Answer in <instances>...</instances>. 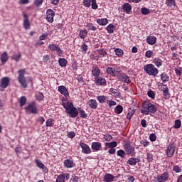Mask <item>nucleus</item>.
Segmentation results:
<instances>
[{
    "label": "nucleus",
    "mask_w": 182,
    "mask_h": 182,
    "mask_svg": "<svg viewBox=\"0 0 182 182\" xmlns=\"http://www.w3.org/2000/svg\"><path fill=\"white\" fill-rule=\"evenodd\" d=\"M62 105L64 109H65V113L69 114L70 117H72L73 119L77 117L79 115V111H77V109L73 106V103L72 102L63 100Z\"/></svg>",
    "instance_id": "obj_1"
},
{
    "label": "nucleus",
    "mask_w": 182,
    "mask_h": 182,
    "mask_svg": "<svg viewBox=\"0 0 182 182\" xmlns=\"http://www.w3.org/2000/svg\"><path fill=\"white\" fill-rule=\"evenodd\" d=\"M157 110H159V108L156 105L151 104L150 101L146 100L142 103L141 113H142V114H144L145 116H147L148 114H149V113H152V114H154V113H156Z\"/></svg>",
    "instance_id": "obj_2"
},
{
    "label": "nucleus",
    "mask_w": 182,
    "mask_h": 182,
    "mask_svg": "<svg viewBox=\"0 0 182 182\" xmlns=\"http://www.w3.org/2000/svg\"><path fill=\"white\" fill-rule=\"evenodd\" d=\"M18 75L17 77V80L20 83L21 87L26 89L28 87V83L26 82V78L25 77V74L26 73V70L21 69L18 71Z\"/></svg>",
    "instance_id": "obj_3"
},
{
    "label": "nucleus",
    "mask_w": 182,
    "mask_h": 182,
    "mask_svg": "<svg viewBox=\"0 0 182 182\" xmlns=\"http://www.w3.org/2000/svg\"><path fill=\"white\" fill-rule=\"evenodd\" d=\"M144 70L149 76H156L159 75V69L156 68L153 64H147L144 65Z\"/></svg>",
    "instance_id": "obj_4"
},
{
    "label": "nucleus",
    "mask_w": 182,
    "mask_h": 182,
    "mask_svg": "<svg viewBox=\"0 0 182 182\" xmlns=\"http://www.w3.org/2000/svg\"><path fill=\"white\" fill-rule=\"evenodd\" d=\"M24 109L28 114H38V107H36V102L34 101L30 102L28 106H26Z\"/></svg>",
    "instance_id": "obj_5"
},
{
    "label": "nucleus",
    "mask_w": 182,
    "mask_h": 182,
    "mask_svg": "<svg viewBox=\"0 0 182 182\" xmlns=\"http://www.w3.org/2000/svg\"><path fill=\"white\" fill-rule=\"evenodd\" d=\"M120 67H107L106 68V72L108 75H110V76H113L114 77H116L119 73L121 72ZM118 73V74H117Z\"/></svg>",
    "instance_id": "obj_6"
},
{
    "label": "nucleus",
    "mask_w": 182,
    "mask_h": 182,
    "mask_svg": "<svg viewBox=\"0 0 182 182\" xmlns=\"http://www.w3.org/2000/svg\"><path fill=\"white\" fill-rule=\"evenodd\" d=\"M124 149L128 156H131L132 157H133V156H136V149H134V147L129 143L125 144L124 145Z\"/></svg>",
    "instance_id": "obj_7"
},
{
    "label": "nucleus",
    "mask_w": 182,
    "mask_h": 182,
    "mask_svg": "<svg viewBox=\"0 0 182 182\" xmlns=\"http://www.w3.org/2000/svg\"><path fill=\"white\" fill-rule=\"evenodd\" d=\"M9 83H11V80L8 77H4L0 80V90L1 92H4L7 87L9 86Z\"/></svg>",
    "instance_id": "obj_8"
},
{
    "label": "nucleus",
    "mask_w": 182,
    "mask_h": 182,
    "mask_svg": "<svg viewBox=\"0 0 182 182\" xmlns=\"http://www.w3.org/2000/svg\"><path fill=\"white\" fill-rule=\"evenodd\" d=\"M170 178V174L168 171H165L161 175H157L156 177V181L158 182H166Z\"/></svg>",
    "instance_id": "obj_9"
},
{
    "label": "nucleus",
    "mask_w": 182,
    "mask_h": 182,
    "mask_svg": "<svg viewBox=\"0 0 182 182\" xmlns=\"http://www.w3.org/2000/svg\"><path fill=\"white\" fill-rule=\"evenodd\" d=\"M176 152V145L173 143L168 144L166 149V156L167 157H173L174 156V153Z\"/></svg>",
    "instance_id": "obj_10"
},
{
    "label": "nucleus",
    "mask_w": 182,
    "mask_h": 182,
    "mask_svg": "<svg viewBox=\"0 0 182 182\" xmlns=\"http://www.w3.org/2000/svg\"><path fill=\"white\" fill-rule=\"evenodd\" d=\"M117 79L120 80V82H123V83H130V77L127 75L126 73H118Z\"/></svg>",
    "instance_id": "obj_11"
},
{
    "label": "nucleus",
    "mask_w": 182,
    "mask_h": 182,
    "mask_svg": "<svg viewBox=\"0 0 182 182\" xmlns=\"http://www.w3.org/2000/svg\"><path fill=\"white\" fill-rule=\"evenodd\" d=\"M35 164L36 167H38V168H40V170H42L43 173H49V169L45 166V164H43V163H42V161H41V160L36 159Z\"/></svg>",
    "instance_id": "obj_12"
},
{
    "label": "nucleus",
    "mask_w": 182,
    "mask_h": 182,
    "mask_svg": "<svg viewBox=\"0 0 182 182\" xmlns=\"http://www.w3.org/2000/svg\"><path fill=\"white\" fill-rule=\"evenodd\" d=\"M63 166L65 168H73L76 166V164L73 161V159H68L64 160Z\"/></svg>",
    "instance_id": "obj_13"
},
{
    "label": "nucleus",
    "mask_w": 182,
    "mask_h": 182,
    "mask_svg": "<svg viewBox=\"0 0 182 182\" xmlns=\"http://www.w3.org/2000/svg\"><path fill=\"white\" fill-rule=\"evenodd\" d=\"M95 83L96 86H107V81L102 77H97V78H95Z\"/></svg>",
    "instance_id": "obj_14"
},
{
    "label": "nucleus",
    "mask_w": 182,
    "mask_h": 182,
    "mask_svg": "<svg viewBox=\"0 0 182 182\" xmlns=\"http://www.w3.org/2000/svg\"><path fill=\"white\" fill-rule=\"evenodd\" d=\"M101 72L100 68L97 65H94L91 70V75L96 79L100 77Z\"/></svg>",
    "instance_id": "obj_15"
},
{
    "label": "nucleus",
    "mask_w": 182,
    "mask_h": 182,
    "mask_svg": "<svg viewBox=\"0 0 182 182\" xmlns=\"http://www.w3.org/2000/svg\"><path fill=\"white\" fill-rule=\"evenodd\" d=\"M23 26L24 29H31V22H29V17L28 16V14H23Z\"/></svg>",
    "instance_id": "obj_16"
},
{
    "label": "nucleus",
    "mask_w": 182,
    "mask_h": 182,
    "mask_svg": "<svg viewBox=\"0 0 182 182\" xmlns=\"http://www.w3.org/2000/svg\"><path fill=\"white\" fill-rule=\"evenodd\" d=\"M53 18H55V12L52 9H48L46 11V20L50 23L53 22Z\"/></svg>",
    "instance_id": "obj_17"
},
{
    "label": "nucleus",
    "mask_w": 182,
    "mask_h": 182,
    "mask_svg": "<svg viewBox=\"0 0 182 182\" xmlns=\"http://www.w3.org/2000/svg\"><path fill=\"white\" fill-rule=\"evenodd\" d=\"M80 146L82 149V152L84 153V154H90L92 153V150L90 149V147L89 145L86 144L84 142H81L80 144Z\"/></svg>",
    "instance_id": "obj_18"
},
{
    "label": "nucleus",
    "mask_w": 182,
    "mask_h": 182,
    "mask_svg": "<svg viewBox=\"0 0 182 182\" xmlns=\"http://www.w3.org/2000/svg\"><path fill=\"white\" fill-rule=\"evenodd\" d=\"M58 91L65 97H68V96H69V91L68 90V88L65 87V85L59 86Z\"/></svg>",
    "instance_id": "obj_19"
},
{
    "label": "nucleus",
    "mask_w": 182,
    "mask_h": 182,
    "mask_svg": "<svg viewBox=\"0 0 182 182\" xmlns=\"http://www.w3.org/2000/svg\"><path fill=\"white\" fill-rule=\"evenodd\" d=\"M122 11L123 12H126L127 15H130L132 14V5L129 3H125L122 5Z\"/></svg>",
    "instance_id": "obj_20"
},
{
    "label": "nucleus",
    "mask_w": 182,
    "mask_h": 182,
    "mask_svg": "<svg viewBox=\"0 0 182 182\" xmlns=\"http://www.w3.org/2000/svg\"><path fill=\"white\" fill-rule=\"evenodd\" d=\"M87 106L90 109H97V101L96 100L91 99L87 102Z\"/></svg>",
    "instance_id": "obj_21"
},
{
    "label": "nucleus",
    "mask_w": 182,
    "mask_h": 182,
    "mask_svg": "<svg viewBox=\"0 0 182 182\" xmlns=\"http://www.w3.org/2000/svg\"><path fill=\"white\" fill-rule=\"evenodd\" d=\"M91 149H92L94 151H99V150L102 149V143L99 141L92 142L91 145Z\"/></svg>",
    "instance_id": "obj_22"
},
{
    "label": "nucleus",
    "mask_w": 182,
    "mask_h": 182,
    "mask_svg": "<svg viewBox=\"0 0 182 182\" xmlns=\"http://www.w3.org/2000/svg\"><path fill=\"white\" fill-rule=\"evenodd\" d=\"M96 22L97 23H98V25H100L101 26H106V25L109 23V20H107V18H97Z\"/></svg>",
    "instance_id": "obj_23"
},
{
    "label": "nucleus",
    "mask_w": 182,
    "mask_h": 182,
    "mask_svg": "<svg viewBox=\"0 0 182 182\" xmlns=\"http://www.w3.org/2000/svg\"><path fill=\"white\" fill-rule=\"evenodd\" d=\"M157 42V38L154 36H149L146 38V43L148 45H154Z\"/></svg>",
    "instance_id": "obj_24"
},
{
    "label": "nucleus",
    "mask_w": 182,
    "mask_h": 182,
    "mask_svg": "<svg viewBox=\"0 0 182 182\" xmlns=\"http://www.w3.org/2000/svg\"><path fill=\"white\" fill-rule=\"evenodd\" d=\"M113 180H114V176L112 173H106L103 178L104 182H112Z\"/></svg>",
    "instance_id": "obj_25"
},
{
    "label": "nucleus",
    "mask_w": 182,
    "mask_h": 182,
    "mask_svg": "<svg viewBox=\"0 0 182 182\" xmlns=\"http://www.w3.org/2000/svg\"><path fill=\"white\" fill-rule=\"evenodd\" d=\"M137 163H140V159L139 158H129L127 162L129 166H136Z\"/></svg>",
    "instance_id": "obj_26"
},
{
    "label": "nucleus",
    "mask_w": 182,
    "mask_h": 182,
    "mask_svg": "<svg viewBox=\"0 0 182 182\" xmlns=\"http://www.w3.org/2000/svg\"><path fill=\"white\" fill-rule=\"evenodd\" d=\"M152 63L156 66V68H160V66H163V60L160 59V58H155L152 60Z\"/></svg>",
    "instance_id": "obj_27"
},
{
    "label": "nucleus",
    "mask_w": 182,
    "mask_h": 182,
    "mask_svg": "<svg viewBox=\"0 0 182 182\" xmlns=\"http://www.w3.org/2000/svg\"><path fill=\"white\" fill-rule=\"evenodd\" d=\"M105 146V150H107V149H114V147H117V141L106 142Z\"/></svg>",
    "instance_id": "obj_28"
},
{
    "label": "nucleus",
    "mask_w": 182,
    "mask_h": 182,
    "mask_svg": "<svg viewBox=\"0 0 182 182\" xmlns=\"http://www.w3.org/2000/svg\"><path fill=\"white\" fill-rule=\"evenodd\" d=\"M97 100H98L99 103H106L109 102V97L105 95H99L97 97Z\"/></svg>",
    "instance_id": "obj_29"
},
{
    "label": "nucleus",
    "mask_w": 182,
    "mask_h": 182,
    "mask_svg": "<svg viewBox=\"0 0 182 182\" xmlns=\"http://www.w3.org/2000/svg\"><path fill=\"white\" fill-rule=\"evenodd\" d=\"M161 86H164L166 89L163 92V95L165 97V99H169L170 97V92H168V87H167V85H164L163 82L161 83Z\"/></svg>",
    "instance_id": "obj_30"
},
{
    "label": "nucleus",
    "mask_w": 182,
    "mask_h": 182,
    "mask_svg": "<svg viewBox=\"0 0 182 182\" xmlns=\"http://www.w3.org/2000/svg\"><path fill=\"white\" fill-rule=\"evenodd\" d=\"M109 92L114 97H119L120 96V92L117 89L110 88Z\"/></svg>",
    "instance_id": "obj_31"
},
{
    "label": "nucleus",
    "mask_w": 182,
    "mask_h": 182,
    "mask_svg": "<svg viewBox=\"0 0 182 182\" xmlns=\"http://www.w3.org/2000/svg\"><path fill=\"white\" fill-rule=\"evenodd\" d=\"M0 59L2 62V63H6V62H8V59H9V58L8 57V53L4 52L1 55Z\"/></svg>",
    "instance_id": "obj_32"
},
{
    "label": "nucleus",
    "mask_w": 182,
    "mask_h": 182,
    "mask_svg": "<svg viewBox=\"0 0 182 182\" xmlns=\"http://www.w3.org/2000/svg\"><path fill=\"white\" fill-rule=\"evenodd\" d=\"M160 76H161V80H162L164 83H167V82L170 80V77L167 75L166 73H161Z\"/></svg>",
    "instance_id": "obj_33"
},
{
    "label": "nucleus",
    "mask_w": 182,
    "mask_h": 182,
    "mask_svg": "<svg viewBox=\"0 0 182 182\" xmlns=\"http://www.w3.org/2000/svg\"><path fill=\"white\" fill-rule=\"evenodd\" d=\"M26 102H27L26 97L21 96L18 100L20 107H23V106L26 105Z\"/></svg>",
    "instance_id": "obj_34"
},
{
    "label": "nucleus",
    "mask_w": 182,
    "mask_h": 182,
    "mask_svg": "<svg viewBox=\"0 0 182 182\" xmlns=\"http://www.w3.org/2000/svg\"><path fill=\"white\" fill-rule=\"evenodd\" d=\"M58 63L61 68H66L68 65V60H66V58H59Z\"/></svg>",
    "instance_id": "obj_35"
},
{
    "label": "nucleus",
    "mask_w": 182,
    "mask_h": 182,
    "mask_svg": "<svg viewBox=\"0 0 182 182\" xmlns=\"http://www.w3.org/2000/svg\"><path fill=\"white\" fill-rule=\"evenodd\" d=\"M78 36L80 39H85L87 36V30L84 29L80 31Z\"/></svg>",
    "instance_id": "obj_36"
},
{
    "label": "nucleus",
    "mask_w": 182,
    "mask_h": 182,
    "mask_svg": "<svg viewBox=\"0 0 182 182\" xmlns=\"http://www.w3.org/2000/svg\"><path fill=\"white\" fill-rule=\"evenodd\" d=\"M85 26L88 31H92L93 32L97 31V28L92 23H87Z\"/></svg>",
    "instance_id": "obj_37"
},
{
    "label": "nucleus",
    "mask_w": 182,
    "mask_h": 182,
    "mask_svg": "<svg viewBox=\"0 0 182 182\" xmlns=\"http://www.w3.org/2000/svg\"><path fill=\"white\" fill-rule=\"evenodd\" d=\"M97 52L100 58H106V56H107V52H106L104 49L97 50Z\"/></svg>",
    "instance_id": "obj_38"
},
{
    "label": "nucleus",
    "mask_w": 182,
    "mask_h": 182,
    "mask_svg": "<svg viewBox=\"0 0 182 182\" xmlns=\"http://www.w3.org/2000/svg\"><path fill=\"white\" fill-rule=\"evenodd\" d=\"M114 53L118 58H122L124 55V52L121 48H114Z\"/></svg>",
    "instance_id": "obj_39"
},
{
    "label": "nucleus",
    "mask_w": 182,
    "mask_h": 182,
    "mask_svg": "<svg viewBox=\"0 0 182 182\" xmlns=\"http://www.w3.org/2000/svg\"><path fill=\"white\" fill-rule=\"evenodd\" d=\"M78 113L82 119H86V117H87V114H86V112L82 109V108H78Z\"/></svg>",
    "instance_id": "obj_40"
},
{
    "label": "nucleus",
    "mask_w": 182,
    "mask_h": 182,
    "mask_svg": "<svg viewBox=\"0 0 182 182\" xmlns=\"http://www.w3.org/2000/svg\"><path fill=\"white\" fill-rule=\"evenodd\" d=\"M122 112H123V106L117 105L114 108V113H116L117 114H121V113H122Z\"/></svg>",
    "instance_id": "obj_41"
},
{
    "label": "nucleus",
    "mask_w": 182,
    "mask_h": 182,
    "mask_svg": "<svg viewBox=\"0 0 182 182\" xmlns=\"http://www.w3.org/2000/svg\"><path fill=\"white\" fill-rule=\"evenodd\" d=\"M106 30L107 31L108 33H113L114 32V25L112 23L109 24L107 26Z\"/></svg>",
    "instance_id": "obj_42"
},
{
    "label": "nucleus",
    "mask_w": 182,
    "mask_h": 182,
    "mask_svg": "<svg viewBox=\"0 0 182 182\" xmlns=\"http://www.w3.org/2000/svg\"><path fill=\"white\" fill-rule=\"evenodd\" d=\"M166 5L169 8H173V6H176V0H166Z\"/></svg>",
    "instance_id": "obj_43"
},
{
    "label": "nucleus",
    "mask_w": 182,
    "mask_h": 182,
    "mask_svg": "<svg viewBox=\"0 0 182 182\" xmlns=\"http://www.w3.org/2000/svg\"><path fill=\"white\" fill-rule=\"evenodd\" d=\"M117 156L121 157L122 159H124L126 157V152L123 149H119L117 151Z\"/></svg>",
    "instance_id": "obj_44"
},
{
    "label": "nucleus",
    "mask_w": 182,
    "mask_h": 182,
    "mask_svg": "<svg viewBox=\"0 0 182 182\" xmlns=\"http://www.w3.org/2000/svg\"><path fill=\"white\" fill-rule=\"evenodd\" d=\"M45 96L43 95V93L42 92H38L36 94V100H38L39 102H42Z\"/></svg>",
    "instance_id": "obj_45"
},
{
    "label": "nucleus",
    "mask_w": 182,
    "mask_h": 182,
    "mask_svg": "<svg viewBox=\"0 0 182 182\" xmlns=\"http://www.w3.org/2000/svg\"><path fill=\"white\" fill-rule=\"evenodd\" d=\"M65 174H60L57 176L55 182H65Z\"/></svg>",
    "instance_id": "obj_46"
},
{
    "label": "nucleus",
    "mask_w": 182,
    "mask_h": 182,
    "mask_svg": "<svg viewBox=\"0 0 182 182\" xmlns=\"http://www.w3.org/2000/svg\"><path fill=\"white\" fill-rule=\"evenodd\" d=\"M45 0H34L33 4L35 6H37V8H39V6H41V5L43 4V1Z\"/></svg>",
    "instance_id": "obj_47"
},
{
    "label": "nucleus",
    "mask_w": 182,
    "mask_h": 182,
    "mask_svg": "<svg viewBox=\"0 0 182 182\" xmlns=\"http://www.w3.org/2000/svg\"><path fill=\"white\" fill-rule=\"evenodd\" d=\"M46 127H53V119L50 118L47 119L46 122Z\"/></svg>",
    "instance_id": "obj_48"
},
{
    "label": "nucleus",
    "mask_w": 182,
    "mask_h": 182,
    "mask_svg": "<svg viewBox=\"0 0 182 182\" xmlns=\"http://www.w3.org/2000/svg\"><path fill=\"white\" fill-rule=\"evenodd\" d=\"M80 49H81L82 53H83L85 55L86 53V52H87L88 47L86 45V43H83L81 46Z\"/></svg>",
    "instance_id": "obj_49"
},
{
    "label": "nucleus",
    "mask_w": 182,
    "mask_h": 182,
    "mask_svg": "<svg viewBox=\"0 0 182 182\" xmlns=\"http://www.w3.org/2000/svg\"><path fill=\"white\" fill-rule=\"evenodd\" d=\"M21 58H22V54L19 53L18 55H14L11 57V59L12 60H15V62H19Z\"/></svg>",
    "instance_id": "obj_50"
},
{
    "label": "nucleus",
    "mask_w": 182,
    "mask_h": 182,
    "mask_svg": "<svg viewBox=\"0 0 182 182\" xmlns=\"http://www.w3.org/2000/svg\"><path fill=\"white\" fill-rule=\"evenodd\" d=\"M82 4L85 8H90L92 0H83Z\"/></svg>",
    "instance_id": "obj_51"
},
{
    "label": "nucleus",
    "mask_w": 182,
    "mask_h": 182,
    "mask_svg": "<svg viewBox=\"0 0 182 182\" xmlns=\"http://www.w3.org/2000/svg\"><path fill=\"white\" fill-rule=\"evenodd\" d=\"M142 15H149L150 14V10L146 7L141 9Z\"/></svg>",
    "instance_id": "obj_52"
},
{
    "label": "nucleus",
    "mask_w": 182,
    "mask_h": 182,
    "mask_svg": "<svg viewBox=\"0 0 182 182\" xmlns=\"http://www.w3.org/2000/svg\"><path fill=\"white\" fill-rule=\"evenodd\" d=\"M91 8L92 9H97V8H99V6H97V2L96 1V0L91 1Z\"/></svg>",
    "instance_id": "obj_53"
},
{
    "label": "nucleus",
    "mask_w": 182,
    "mask_h": 182,
    "mask_svg": "<svg viewBox=\"0 0 182 182\" xmlns=\"http://www.w3.org/2000/svg\"><path fill=\"white\" fill-rule=\"evenodd\" d=\"M134 114V110H133V109L129 110V112L127 114V119H128V120H130V119H132V117H133Z\"/></svg>",
    "instance_id": "obj_54"
},
{
    "label": "nucleus",
    "mask_w": 182,
    "mask_h": 182,
    "mask_svg": "<svg viewBox=\"0 0 182 182\" xmlns=\"http://www.w3.org/2000/svg\"><path fill=\"white\" fill-rule=\"evenodd\" d=\"M173 171L175 173H181V167H180L178 165H175L173 167Z\"/></svg>",
    "instance_id": "obj_55"
},
{
    "label": "nucleus",
    "mask_w": 182,
    "mask_h": 182,
    "mask_svg": "<svg viewBox=\"0 0 182 182\" xmlns=\"http://www.w3.org/2000/svg\"><path fill=\"white\" fill-rule=\"evenodd\" d=\"M181 127V121L180 119H177L175 121V129H180Z\"/></svg>",
    "instance_id": "obj_56"
},
{
    "label": "nucleus",
    "mask_w": 182,
    "mask_h": 182,
    "mask_svg": "<svg viewBox=\"0 0 182 182\" xmlns=\"http://www.w3.org/2000/svg\"><path fill=\"white\" fill-rule=\"evenodd\" d=\"M103 138L105 140V141H110V140L113 139V136H112V135L109 134L104 135Z\"/></svg>",
    "instance_id": "obj_57"
},
{
    "label": "nucleus",
    "mask_w": 182,
    "mask_h": 182,
    "mask_svg": "<svg viewBox=\"0 0 182 182\" xmlns=\"http://www.w3.org/2000/svg\"><path fill=\"white\" fill-rule=\"evenodd\" d=\"M147 95H148L149 97H151V99H154V97H156V94L151 90L148 91Z\"/></svg>",
    "instance_id": "obj_58"
},
{
    "label": "nucleus",
    "mask_w": 182,
    "mask_h": 182,
    "mask_svg": "<svg viewBox=\"0 0 182 182\" xmlns=\"http://www.w3.org/2000/svg\"><path fill=\"white\" fill-rule=\"evenodd\" d=\"M146 160L148 163H151V161H153V154L148 153L146 154Z\"/></svg>",
    "instance_id": "obj_59"
},
{
    "label": "nucleus",
    "mask_w": 182,
    "mask_h": 182,
    "mask_svg": "<svg viewBox=\"0 0 182 182\" xmlns=\"http://www.w3.org/2000/svg\"><path fill=\"white\" fill-rule=\"evenodd\" d=\"M58 46L56 44H50V45H48V49L50 50H56Z\"/></svg>",
    "instance_id": "obj_60"
},
{
    "label": "nucleus",
    "mask_w": 182,
    "mask_h": 182,
    "mask_svg": "<svg viewBox=\"0 0 182 182\" xmlns=\"http://www.w3.org/2000/svg\"><path fill=\"white\" fill-rule=\"evenodd\" d=\"M141 144H142V146L144 147H147V146H149V144H150V142L149 141H147L146 139H144L141 141Z\"/></svg>",
    "instance_id": "obj_61"
},
{
    "label": "nucleus",
    "mask_w": 182,
    "mask_h": 182,
    "mask_svg": "<svg viewBox=\"0 0 182 182\" xmlns=\"http://www.w3.org/2000/svg\"><path fill=\"white\" fill-rule=\"evenodd\" d=\"M145 56H146V58H152V56H153V51H151L150 50H147L145 53Z\"/></svg>",
    "instance_id": "obj_62"
},
{
    "label": "nucleus",
    "mask_w": 182,
    "mask_h": 182,
    "mask_svg": "<svg viewBox=\"0 0 182 182\" xmlns=\"http://www.w3.org/2000/svg\"><path fill=\"white\" fill-rule=\"evenodd\" d=\"M107 102L109 107H112V106H116V105H117L116 101L114 100H108Z\"/></svg>",
    "instance_id": "obj_63"
},
{
    "label": "nucleus",
    "mask_w": 182,
    "mask_h": 182,
    "mask_svg": "<svg viewBox=\"0 0 182 182\" xmlns=\"http://www.w3.org/2000/svg\"><path fill=\"white\" fill-rule=\"evenodd\" d=\"M156 139H157V136H156V134H151L149 135V139L151 141H156Z\"/></svg>",
    "instance_id": "obj_64"
}]
</instances>
